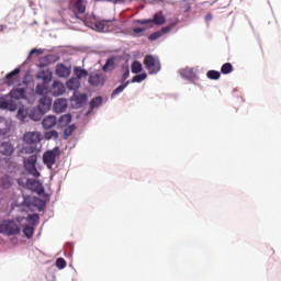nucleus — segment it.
Returning a JSON list of instances; mask_svg holds the SVG:
<instances>
[{"instance_id": "1", "label": "nucleus", "mask_w": 281, "mask_h": 281, "mask_svg": "<svg viewBox=\"0 0 281 281\" xmlns=\"http://www.w3.org/2000/svg\"><path fill=\"white\" fill-rule=\"evenodd\" d=\"M143 63L149 76L159 74L161 71V61L153 55H146Z\"/></svg>"}, {"instance_id": "2", "label": "nucleus", "mask_w": 281, "mask_h": 281, "mask_svg": "<svg viewBox=\"0 0 281 281\" xmlns=\"http://www.w3.org/2000/svg\"><path fill=\"white\" fill-rule=\"evenodd\" d=\"M58 157H60V149L55 147L53 150H47L43 154V164L48 170H52L54 165H56V159H58Z\"/></svg>"}, {"instance_id": "3", "label": "nucleus", "mask_w": 281, "mask_h": 281, "mask_svg": "<svg viewBox=\"0 0 281 281\" xmlns=\"http://www.w3.org/2000/svg\"><path fill=\"white\" fill-rule=\"evenodd\" d=\"M2 234L7 236H16L21 234V227L14 222V220L2 221Z\"/></svg>"}, {"instance_id": "4", "label": "nucleus", "mask_w": 281, "mask_h": 281, "mask_svg": "<svg viewBox=\"0 0 281 281\" xmlns=\"http://www.w3.org/2000/svg\"><path fill=\"white\" fill-rule=\"evenodd\" d=\"M36 161H38V156L32 155L24 161V168L29 175L38 179L41 177V172L36 169Z\"/></svg>"}, {"instance_id": "5", "label": "nucleus", "mask_w": 281, "mask_h": 281, "mask_svg": "<svg viewBox=\"0 0 281 281\" xmlns=\"http://www.w3.org/2000/svg\"><path fill=\"white\" fill-rule=\"evenodd\" d=\"M88 82L90 87H104L106 77L102 72H90Z\"/></svg>"}, {"instance_id": "6", "label": "nucleus", "mask_w": 281, "mask_h": 281, "mask_svg": "<svg viewBox=\"0 0 281 281\" xmlns=\"http://www.w3.org/2000/svg\"><path fill=\"white\" fill-rule=\"evenodd\" d=\"M70 10L75 16H78V14H85V12H87V1L75 0L70 7Z\"/></svg>"}, {"instance_id": "7", "label": "nucleus", "mask_w": 281, "mask_h": 281, "mask_svg": "<svg viewBox=\"0 0 281 281\" xmlns=\"http://www.w3.org/2000/svg\"><path fill=\"white\" fill-rule=\"evenodd\" d=\"M24 144L36 145L41 142V133L38 132H26L22 137Z\"/></svg>"}, {"instance_id": "8", "label": "nucleus", "mask_w": 281, "mask_h": 281, "mask_svg": "<svg viewBox=\"0 0 281 281\" xmlns=\"http://www.w3.org/2000/svg\"><path fill=\"white\" fill-rule=\"evenodd\" d=\"M69 106V102L67 99H56L53 104V111L54 113H65L67 111V108Z\"/></svg>"}, {"instance_id": "9", "label": "nucleus", "mask_w": 281, "mask_h": 281, "mask_svg": "<svg viewBox=\"0 0 281 281\" xmlns=\"http://www.w3.org/2000/svg\"><path fill=\"white\" fill-rule=\"evenodd\" d=\"M9 95L13 100H27V90L25 88H13Z\"/></svg>"}, {"instance_id": "10", "label": "nucleus", "mask_w": 281, "mask_h": 281, "mask_svg": "<svg viewBox=\"0 0 281 281\" xmlns=\"http://www.w3.org/2000/svg\"><path fill=\"white\" fill-rule=\"evenodd\" d=\"M58 124V119L55 115H47L42 120V126L45 131L54 128Z\"/></svg>"}, {"instance_id": "11", "label": "nucleus", "mask_w": 281, "mask_h": 281, "mask_svg": "<svg viewBox=\"0 0 281 281\" xmlns=\"http://www.w3.org/2000/svg\"><path fill=\"white\" fill-rule=\"evenodd\" d=\"M52 78H54V74L49 70H40L36 74V79L42 80L44 85H49L52 82Z\"/></svg>"}, {"instance_id": "12", "label": "nucleus", "mask_w": 281, "mask_h": 281, "mask_svg": "<svg viewBox=\"0 0 281 281\" xmlns=\"http://www.w3.org/2000/svg\"><path fill=\"white\" fill-rule=\"evenodd\" d=\"M66 88L65 85L60 81H54L52 87H50V93L55 98H58V95H63L65 93Z\"/></svg>"}, {"instance_id": "13", "label": "nucleus", "mask_w": 281, "mask_h": 281, "mask_svg": "<svg viewBox=\"0 0 281 281\" xmlns=\"http://www.w3.org/2000/svg\"><path fill=\"white\" fill-rule=\"evenodd\" d=\"M14 153V145L10 140H4L0 144V155L4 157H10Z\"/></svg>"}, {"instance_id": "14", "label": "nucleus", "mask_w": 281, "mask_h": 281, "mask_svg": "<svg viewBox=\"0 0 281 281\" xmlns=\"http://www.w3.org/2000/svg\"><path fill=\"white\" fill-rule=\"evenodd\" d=\"M20 74H21V68H15L11 72L5 75V85H8V87H12L13 85H15L16 80H19V77H16V76Z\"/></svg>"}, {"instance_id": "15", "label": "nucleus", "mask_w": 281, "mask_h": 281, "mask_svg": "<svg viewBox=\"0 0 281 281\" xmlns=\"http://www.w3.org/2000/svg\"><path fill=\"white\" fill-rule=\"evenodd\" d=\"M0 109H8L9 111H15L16 104H14V101L10 99L9 95H4L0 98Z\"/></svg>"}, {"instance_id": "16", "label": "nucleus", "mask_w": 281, "mask_h": 281, "mask_svg": "<svg viewBox=\"0 0 281 281\" xmlns=\"http://www.w3.org/2000/svg\"><path fill=\"white\" fill-rule=\"evenodd\" d=\"M55 74L58 76V78H69V76H71V68L65 66L64 64H58L56 66Z\"/></svg>"}, {"instance_id": "17", "label": "nucleus", "mask_w": 281, "mask_h": 281, "mask_svg": "<svg viewBox=\"0 0 281 281\" xmlns=\"http://www.w3.org/2000/svg\"><path fill=\"white\" fill-rule=\"evenodd\" d=\"M38 109L41 113H47L52 109V98L44 95L40 99Z\"/></svg>"}, {"instance_id": "18", "label": "nucleus", "mask_w": 281, "mask_h": 281, "mask_svg": "<svg viewBox=\"0 0 281 281\" xmlns=\"http://www.w3.org/2000/svg\"><path fill=\"white\" fill-rule=\"evenodd\" d=\"M111 20H101L95 22V27L99 32H110L111 31Z\"/></svg>"}, {"instance_id": "19", "label": "nucleus", "mask_w": 281, "mask_h": 281, "mask_svg": "<svg viewBox=\"0 0 281 281\" xmlns=\"http://www.w3.org/2000/svg\"><path fill=\"white\" fill-rule=\"evenodd\" d=\"M71 114H64L59 117L57 124L60 128H65V126H69V124H71Z\"/></svg>"}, {"instance_id": "20", "label": "nucleus", "mask_w": 281, "mask_h": 281, "mask_svg": "<svg viewBox=\"0 0 281 281\" xmlns=\"http://www.w3.org/2000/svg\"><path fill=\"white\" fill-rule=\"evenodd\" d=\"M66 86L69 91H76V89H80V80L78 78H71L66 82Z\"/></svg>"}, {"instance_id": "21", "label": "nucleus", "mask_w": 281, "mask_h": 281, "mask_svg": "<svg viewBox=\"0 0 281 281\" xmlns=\"http://www.w3.org/2000/svg\"><path fill=\"white\" fill-rule=\"evenodd\" d=\"M150 23H155V25H164L166 23V16H164V13L159 12L154 14L153 19H149Z\"/></svg>"}, {"instance_id": "22", "label": "nucleus", "mask_w": 281, "mask_h": 281, "mask_svg": "<svg viewBox=\"0 0 281 281\" xmlns=\"http://www.w3.org/2000/svg\"><path fill=\"white\" fill-rule=\"evenodd\" d=\"M74 74H75L76 78H78L79 80H82V78H87V76H89V71H87V69H82L80 67H75Z\"/></svg>"}, {"instance_id": "23", "label": "nucleus", "mask_w": 281, "mask_h": 281, "mask_svg": "<svg viewBox=\"0 0 281 281\" xmlns=\"http://www.w3.org/2000/svg\"><path fill=\"white\" fill-rule=\"evenodd\" d=\"M180 76H182V78H187V80H192V78H194V70L192 68L181 69Z\"/></svg>"}, {"instance_id": "24", "label": "nucleus", "mask_w": 281, "mask_h": 281, "mask_svg": "<svg viewBox=\"0 0 281 281\" xmlns=\"http://www.w3.org/2000/svg\"><path fill=\"white\" fill-rule=\"evenodd\" d=\"M103 71H113L115 69V59L113 57L109 58L104 66L102 67Z\"/></svg>"}, {"instance_id": "25", "label": "nucleus", "mask_w": 281, "mask_h": 281, "mask_svg": "<svg viewBox=\"0 0 281 281\" xmlns=\"http://www.w3.org/2000/svg\"><path fill=\"white\" fill-rule=\"evenodd\" d=\"M131 85V80L125 81L123 85L119 86L116 89H114V91L112 92L111 98H115V95H120V93H122V91H124V89H126V87H128Z\"/></svg>"}, {"instance_id": "26", "label": "nucleus", "mask_w": 281, "mask_h": 281, "mask_svg": "<svg viewBox=\"0 0 281 281\" xmlns=\"http://www.w3.org/2000/svg\"><path fill=\"white\" fill-rule=\"evenodd\" d=\"M47 85L48 83H38L35 87V93L36 95H45L47 93Z\"/></svg>"}, {"instance_id": "27", "label": "nucleus", "mask_w": 281, "mask_h": 281, "mask_svg": "<svg viewBox=\"0 0 281 281\" xmlns=\"http://www.w3.org/2000/svg\"><path fill=\"white\" fill-rule=\"evenodd\" d=\"M232 71H234V66L232 65V63H226L221 67V74H223L224 76H227V74H232Z\"/></svg>"}, {"instance_id": "28", "label": "nucleus", "mask_w": 281, "mask_h": 281, "mask_svg": "<svg viewBox=\"0 0 281 281\" xmlns=\"http://www.w3.org/2000/svg\"><path fill=\"white\" fill-rule=\"evenodd\" d=\"M148 78V75L146 72H143V74H139V75H136L132 78V80L130 81V85L131 82L132 83H135V82H144V80H146Z\"/></svg>"}, {"instance_id": "29", "label": "nucleus", "mask_w": 281, "mask_h": 281, "mask_svg": "<svg viewBox=\"0 0 281 281\" xmlns=\"http://www.w3.org/2000/svg\"><path fill=\"white\" fill-rule=\"evenodd\" d=\"M206 77L209 78V80H220L221 72H218V70H209L206 72Z\"/></svg>"}, {"instance_id": "30", "label": "nucleus", "mask_w": 281, "mask_h": 281, "mask_svg": "<svg viewBox=\"0 0 281 281\" xmlns=\"http://www.w3.org/2000/svg\"><path fill=\"white\" fill-rule=\"evenodd\" d=\"M143 69L142 63L140 61H133L132 63V74H140Z\"/></svg>"}, {"instance_id": "31", "label": "nucleus", "mask_w": 281, "mask_h": 281, "mask_svg": "<svg viewBox=\"0 0 281 281\" xmlns=\"http://www.w3.org/2000/svg\"><path fill=\"white\" fill-rule=\"evenodd\" d=\"M74 131H76V125H69L64 130V139H67V137H71L74 135Z\"/></svg>"}, {"instance_id": "32", "label": "nucleus", "mask_w": 281, "mask_h": 281, "mask_svg": "<svg viewBox=\"0 0 281 281\" xmlns=\"http://www.w3.org/2000/svg\"><path fill=\"white\" fill-rule=\"evenodd\" d=\"M23 233L25 234L26 238H32L34 236V227L31 225H25Z\"/></svg>"}, {"instance_id": "33", "label": "nucleus", "mask_w": 281, "mask_h": 281, "mask_svg": "<svg viewBox=\"0 0 281 281\" xmlns=\"http://www.w3.org/2000/svg\"><path fill=\"white\" fill-rule=\"evenodd\" d=\"M102 104V97H95L90 101V109H97Z\"/></svg>"}, {"instance_id": "34", "label": "nucleus", "mask_w": 281, "mask_h": 281, "mask_svg": "<svg viewBox=\"0 0 281 281\" xmlns=\"http://www.w3.org/2000/svg\"><path fill=\"white\" fill-rule=\"evenodd\" d=\"M45 139H58V133L56 131H49L44 133Z\"/></svg>"}, {"instance_id": "35", "label": "nucleus", "mask_w": 281, "mask_h": 281, "mask_svg": "<svg viewBox=\"0 0 281 281\" xmlns=\"http://www.w3.org/2000/svg\"><path fill=\"white\" fill-rule=\"evenodd\" d=\"M26 221L31 223L32 225H36V221H38V215L37 214H30L26 217Z\"/></svg>"}, {"instance_id": "36", "label": "nucleus", "mask_w": 281, "mask_h": 281, "mask_svg": "<svg viewBox=\"0 0 281 281\" xmlns=\"http://www.w3.org/2000/svg\"><path fill=\"white\" fill-rule=\"evenodd\" d=\"M56 267L57 269H65V267H67V261H65L64 258H58L56 260Z\"/></svg>"}, {"instance_id": "37", "label": "nucleus", "mask_w": 281, "mask_h": 281, "mask_svg": "<svg viewBox=\"0 0 281 281\" xmlns=\"http://www.w3.org/2000/svg\"><path fill=\"white\" fill-rule=\"evenodd\" d=\"M143 32H146V29L135 27L133 29V36H139Z\"/></svg>"}, {"instance_id": "38", "label": "nucleus", "mask_w": 281, "mask_h": 281, "mask_svg": "<svg viewBox=\"0 0 281 281\" xmlns=\"http://www.w3.org/2000/svg\"><path fill=\"white\" fill-rule=\"evenodd\" d=\"M131 76V71L127 69L124 74H123V76H122V78H121V82H126V80H128V77Z\"/></svg>"}, {"instance_id": "39", "label": "nucleus", "mask_w": 281, "mask_h": 281, "mask_svg": "<svg viewBox=\"0 0 281 281\" xmlns=\"http://www.w3.org/2000/svg\"><path fill=\"white\" fill-rule=\"evenodd\" d=\"M159 36H161V33L156 32L149 35V41H157V38H159Z\"/></svg>"}, {"instance_id": "40", "label": "nucleus", "mask_w": 281, "mask_h": 281, "mask_svg": "<svg viewBox=\"0 0 281 281\" xmlns=\"http://www.w3.org/2000/svg\"><path fill=\"white\" fill-rule=\"evenodd\" d=\"M34 54H37L40 56L41 54H43V49L33 48L30 52V56H34Z\"/></svg>"}, {"instance_id": "41", "label": "nucleus", "mask_w": 281, "mask_h": 281, "mask_svg": "<svg viewBox=\"0 0 281 281\" xmlns=\"http://www.w3.org/2000/svg\"><path fill=\"white\" fill-rule=\"evenodd\" d=\"M46 65H47V58L44 57L41 59L38 67L43 69L45 68Z\"/></svg>"}, {"instance_id": "42", "label": "nucleus", "mask_w": 281, "mask_h": 281, "mask_svg": "<svg viewBox=\"0 0 281 281\" xmlns=\"http://www.w3.org/2000/svg\"><path fill=\"white\" fill-rule=\"evenodd\" d=\"M136 23H139L140 25H148V23H150V20H137Z\"/></svg>"}, {"instance_id": "43", "label": "nucleus", "mask_w": 281, "mask_h": 281, "mask_svg": "<svg viewBox=\"0 0 281 281\" xmlns=\"http://www.w3.org/2000/svg\"><path fill=\"white\" fill-rule=\"evenodd\" d=\"M95 1H106L108 3H117L122 0H95Z\"/></svg>"}, {"instance_id": "44", "label": "nucleus", "mask_w": 281, "mask_h": 281, "mask_svg": "<svg viewBox=\"0 0 281 281\" xmlns=\"http://www.w3.org/2000/svg\"><path fill=\"white\" fill-rule=\"evenodd\" d=\"M5 133H8V130L0 127V135H5Z\"/></svg>"}, {"instance_id": "45", "label": "nucleus", "mask_w": 281, "mask_h": 281, "mask_svg": "<svg viewBox=\"0 0 281 281\" xmlns=\"http://www.w3.org/2000/svg\"><path fill=\"white\" fill-rule=\"evenodd\" d=\"M0 234H3V224H2V222L0 223Z\"/></svg>"}, {"instance_id": "46", "label": "nucleus", "mask_w": 281, "mask_h": 281, "mask_svg": "<svg viewBox=\"0 0 281 281\" xmlns=\"http://www.w3.org/2000/svg\"><path fill=\"white\" fill-rule=\"evenodd\" d=\"M206 20H207V21H212V14H207V15H206Z\"/></svg>"}, {"instance_id": "47", "label": "nucleus", "mask_w": 281, "mask_h": 281, "mask_svg": "<svg viewBox=\"0 0 281 281\" xmlns=\"http://www.w3.org/2000/svg\"><path fill=\"white\" fill-rule=\"evenodd\" d=\"M3 30H4V26L1 24L0 25V32H3Z\"/></svg>"}, {"instance_id": "48", "label": "nucleus", "mask_w": 281, "mask_h": 281, "mask_svg": "<svg viewBox=\"0 0 281 281\" xmlns=\"http://www.w3.org/2000/svg\"><path fill=\"white\" fill-rule=\"evenodd\" d=\"M38 119H34L35 122H37Z\"/></svg>"}]
</instances>
